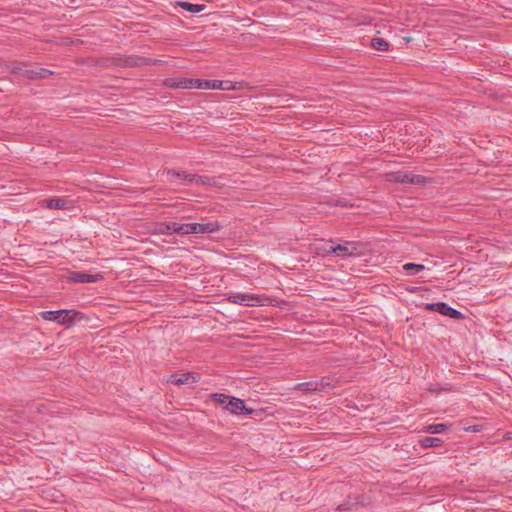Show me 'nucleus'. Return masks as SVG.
I'll return each instance as SVG.
<instances>
[{
    "mask_svg": "<svg viewBox=\"0 0 512 512\" xmlns=\"http://www.w3.org/2000/svg\"><path fill=\"white\" fill-rule=\"evenodd\" d=\"M52 74H53V72L51 70L37 67L36 79H45Z\"/></svg>",
    "mask_w": 512,
    "mask_h": 512,
    "instance_id": "cd10ccee",
    "label": "nucleus"
},
{
    "mask_svg": "<svg viewBox=\"0 0 512 512\" xmlns=\"http://www.w3.org/2000/svg\"><path fill=\"white\" fill-rule=\"evenodd\" d=\"M36 74H37V67L30 68L28 66H25L24 73H23L24 78L33 80V79H36Z\"/></svg>",
    "mask_w": 512,
    "mask_h": 512,
    "instance_id": "a878e982",
    "label": "nucleus"
},
{
    "mask_svg": "<svg viewBox=\"0 0 512 512\" xmlns=\"http://www.w3.org/2000/svg\"><path fill=\"white\" fill-rule=\"evenodd\" d=\"M419 443L423 449H427L442 446L443 440L438 437H424L419 441Z\"/></svg>",
    "mask_w": 512,
    "mask_h": 512,
    "instance_id": "4468645a",
    "label": "nucleus"
},
{
    "mask_svg": "<svg viewBox=\"0 0 512 512\" xmlns=\"http://www.w3.org/2000/svg\"><path fill=\"white\" fill-rule=\"evenodd\" d=\"M467 430H468V431H474V432L479 431V429H478L476 426L469 427Z\"/></svg>",
    "mask_w": 512,
    "mask_h": 512,
    "instance_id": "c85d7f7f",
    "label": "nucleus"
},
{
    "mask_svg": "<svg viewBox=\"0 0 512 512\" xmlns=\"http://www.w3.org/2000/svg\"><path fill=\"white\" fill-rule=\"evenodd\" d=\"M194 184H197V185H209V186H214V187H218L219 186V183H218V181L215 178H210V177H207V176H198V175H196V179H195V183Z\"/></svg>",
    "mask_w": 512,
    "mask_h": 512,
    "instance_id": "f3484780",
    "label": "nucleus"
},
{
    "mask_svg": "<svg viewBox=\"0 0 512 512\" xmlns=\"http://www.w3.org/2000/svg\"><path fill=\"white\" fill-rule=\"evenodd\" d=\"M223 87H228L231 89V83L230 82H223Z\"/></svg>",
    "mask_w": 512,
    "mask_h": 512,
    "instance_id": "c756f323",
    "label": "nucleus"
},
{
    "mask_svg": "<svg viewBox=\"0 0 512 512\" xmlns=\"http://www.w3.org/2000/svg\"><path fill=\"white\" fill-rule=\"evenodd\" d=\"M25 66L26 65H20L17 63H13L9 66V69H10L11 73L23 76Z\"/></svg>",
    "mask_w": 512,
    "mask_h": 512,
    "instance_id": "bb28decb",
    "label": "nucleus"
},
{
    "mask_svg": "<svg viewBox=\"0 0 512 512\" xmlns=\"http://www.w3.org/2000/svg\"><path fill=\"white\" fill-rule=\"evenodd\" d=\"M197 83L198 79L184 77L167 78L164 81L166 87L174 89H197Z\"/></svg>",
    "mask_w": 512,
    "mask_h": 512,
    "instance_id": "423d86ee",
    "label": "nucleus"
},
{
    "mask_svg": "<svg viewBox=\"0 0 512 512\" xmlns=\"http://www.w3.org/2000/svg\"><path fill=\"white\" fill-rule=\"evenodd\" d=\"M178 223L177 222H168L161 224L159 226V233L160 234H178Z\"/></svg>",
    "mask_w": 512,
    "mask_h": 512,
    "instance_id": "2eb2a0df",
    "label": "nucleus"
},
{
    "mask_svg": "<svg viewBox=\"0 0 512 512\" xmlns=\"http://www.w3.org/2000/svg\"><path fill=\"white\" fill-rule=\"evenodd\" d=\"M197 89L229 90L223 87V81L198 79Z\"/></svg>",
    "mask_w": 512,
    "mask_h": 512,
    "instance_id": "f8f14e48",
    "label": "nucleus"
},
{
    "mask_svg": "<svg viewBox=\"0 0 512 512\" xmlns=\"http://www.w3.org/2000/svg\"><path fill=\"white\" fill-rule=\"evenodd\" d=\"M152 63V60L146 59V58H134L130 57L126 60V65L133 67V66H142V65H148Z\"/></svg>",
    "mask_w": 512,
    "mask_h": 512,
    "instance_id": "4be33fe9",
    "label": "nucleus"
},
{
    "mask_svg": "<svg viewBox=\"0 0 512 512\" xmlns=\"http://www.w3.org/2000/svg\"><path fill=\"white\" fill-rule=\"evenodd\" d=\"M389 181L402 184L424 185L427 179L424 176L415 175L410 172L397 171L389 175Z\"/></svg>",
    "mask_w": 512,
    "mask_h": 512,
    "instance_id": "20e7f679",
    "label": "nucleus"
},
{
    "mask_svg": "<svg viewBox=\"0 0 512 512\" xmlns=\"http://www.w3.org/2000/svg\"><path fill=\"white\" fill-rule=\"evenodd\" d=\"M79 314L75 310H58V311H44L41 313L43 319L53 321L58 324L71 323L74 318Z\"/></svg>",
    "mask_w": 512,
    "mask_h": 512,
    "instance_id": "7ed1b4c3",
    "label": "nucleus"
},
{
    "mask_svg": "<svg viewBox=\"0 0 512 512\" xmlns=\"http://www.w3.org/2000/svg\"><path fill=\"white\" fill-rule=\"evenodd\" d=\"M195 223H178V234L180 235H188V234H196L195 233Z\"/></svg>",
    "mask_w": 512,
    "mask_h": 512,
    "instance_id": "aec40b11",
    "label": "nucleus"
},
{
    "mask_svg": "<svg viewBox=\"0 0 512 512\" xmlns=\"http://www.w3.org/2000/svg\"><path fill=\"white\" fill-rule=\"evenodd\" d=\"M364 252V245L360 242L355 241H344L342 244L334 245L332 241H329L318 248V253L326 256L329 254H335L338 257H358Z\"/></svg>",
    "mask_w": 512,
    "mask_h": 512,
    "instance_id": "f257e3e1",
    "label": "nucleus"
},
{
    "mask_svg": "<svg viewBox=\"0 0 512 512\" xmlns=\"http://www.w3.org/2000/svg\"><path fill=\"white\" fill-rule=\"evenodd\" d=\"M229 303L238 304L246 307L264 306L267 298L256 294L232 292L227 295Z\"/></svg>",
    "mask_w": 512,
    "mask_h": 512,
    "instance_id": "f03ea898",
    "label": "nucleus"
},
{
    "mask_svg": "<svg viewBox=\"0 0 512 512\" xmlns=\"http://www.w3.org/2000/svg\"><path fill=\"white\" fill-rule=\"evenodd\" d=\"M315 392H329L336 386V381L329 376L322 377L319 380H314Z\"/></svg>",
    "mask_w": 512,
    "mask_h": 512,
    "instance_id": "9d476101",
    "label": "nucleus"
},
{
    "mask_svg": "<svg viewBox=\"0 0 512 512\" xmlns=\"http://www.w3.org/2000/svg\"><path fill=\"white\" fill-rule=\"evenodd\" d=\"M425 309L429 311L438 312L441 315L448 316L455 320L463 318V314L460 311L450 307L448 304L444 302L427 303L425 305Z\"/></svg>",
    "mask_w": 512,
    "mask_h": 512,
    "instance_id": "39448f33",
    "label": "nucleus"
},
{
    "mask_svg": "<svg viewBox=\"0 0 512 512\" xmlns=\"http://www.w3.org/2000/svg\"><path fill=\"white\" fill-rule=\"evenodd\" d=\"M68 280L73 283H93L101 280V274H88L80 271H73L68 274Z\"/></svg>",
    "mask_w": 512,
    "mask_h": 512,
    "instance_id": "6e6552de",
    "label": "nucleus"
},
{
    "mask_svg": "<svg viewBox=\"0 0 512 512\" xmlns=\"http://www.w3.org/2000/svg\"><path fill=\"white\" fill-rule=\"evenodd\" d=\"M448 428L446 424H430L424 428V431L430 434H438L445 431Z\"/></svg>",
    "mask_w": 512,
    "mask_h": 512,
    "instance_id": "412c9836",
    "label": "nucleus"
},
{
    "mask_svg": "<svg viewBox=\"0 0 512 512\" xmlns=\"http://www.w3.org/2000/svg\"><path fill=\"white\" fill-rule=\"evenodd\" d=\"M295 390L306 392V393H313V392H315L314 382L308 381V382L299 383L295 386Z\"/></svg>",
    "mask_w": 512,
    "mask_h": 512,
    "instance_id": "393cba45",
    "label": "nucleus"
},
{
    "mask_svg": "<svg viewBox=\"0 0 512 512\" xmlns=\"http://www.w3.org/2000/svg\"><path fill=\"white\" fill-rule=\"evenodd\" d=\"M220 225L217 221H211L207 223H195L196 234H208L217 232L220 229Z\"/></svg>",
    "mask_w": 512,
    "mask_h": 512,
    "instance_id": "9b49d317",
    "label": "nucleus"
},
{
    "mask_svg": "<svg viewBox=\"0 0 512 512\" xmlns=\"http://www.w3.org/2000/svg\"><path fill=\"white\" fill-rule=\"evenodd\" d=\"M169 174L173 175V176H176L180 179H183L185 181H187L188 183L190 184H194L195 183V179H196V175L195 174H190V173H187V172H176V171H169Z\"/></svg>",
    "mask_w": 512,
    "mask_h": 512,
    "instance_id": "5701e85b",
    "label": "nucleus"
},
{
    "mask_svg": "<svg viewBox=\"0 0 512 512\" xmlns=\"http://www.w3.org/2000/svg\"><path fill=\"white\" fill-rule=\"evenodd\" d=\"M180 6L184 10H186V11H188L190 13H193V14L201 12L204 9V7H205L203 4H192V3H189V2H181Z\"/></svg>",
    "mask_w": 512,
    "mask_h": 512,
    "instance_id": "a211bd4d",
    "label": "nucleus"
},
{
    "mask_svg": "<svg viewBox=\"0 0 512 512\" xmlns=\"http://www.w3.org/2000/svg\"><path fill=\"white\" fill-rule=\"evenodd\" d=\"M371 46L378 51H386L389 47V43L383 38H373L371 40Z\"/></svg>",
    "mask_w": 512,
    "mask_h": 512,
    "instance_id": "6ab92c4d",
    "label": "nucleus"
},
{
    "mask_svg": "<svg viewBox=\"0 0 512 512\" xmlns=\"http://www.w3.org/2000/svg\"><path fill=\"white\" fill-rule=\"evenodd\" d=\"M229 395L223 393H213L211 394V400L216 404L222 406L226 410L227 402L230 400Z\"/></svg>",
    "mask_w": 512,
    "mask_h": 512,
    "instance_id": "dca6fc26",
    "label": "nucleus"
},
{
    "mask_svg": "<svg viewBox=\"0 0 512 512\" xmlns=\"http://www.w3.org/2000/svg\"><path fill=\"white\" fill-rule=\"evenodd\" d=\"M45 206L50 209H68V201L63 198H51L44 200Z\"/></svg>",
    "mask_w": 512,
    "mask_h": 512,
    "instance_id": "ddd939ff",
    "label": "nucleus"
},
{
    "mask_svg": "<svg viewBox=\"0 0 512 512\" xmlns=\"http://www.w3.org/2000/svg\"><path fill=\"white\" fill-rule=\"evenodd\" d=\"M226 410L234 415H251L254 410L245 405V402L237 397H230L227 402Z\"/></svg>",
    "mask_w": 512,
    "mask_h": 512,
    "instance_id": "0eeeda50",
    "label": "nucleus"
},
{
    "mask_svg": "<svg viewBox=\"0 0 512 512\" xmlns=\"http://www.w3.org/2000/svg\"><path fill=\"white\" fill-rule=\"evenodd\" d=\"M424 265L422 264H416V263H406L404 266H403V269L408 273V274H417L419 271H422L424 270Z\"/></svg>",
    "mask_w": 512,
    "mask_h": 512,
    "instance_id": "b1692460",
    "label": "nucleus"
},
{
    "mask_svg": "<svg viewBox=\"0 0 512 512\" xmlns=\"http://www.w3.org/2000/svg\"><path fill=\"white\" fill-rule=\"evenodd\" d=\"M197 381H198V376L191 372L184 373L180 376L176 375V374L171 375L168 380L169 383H172V384H175L178 386H181L184 384H189V383H194Z\"/></svg>",
    "mask_w": 512,
    "mask_h": 512,
    "instance_id": "1a4fd4ad",
    "label": "nucleus"
}]
</instances>
